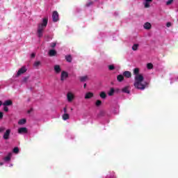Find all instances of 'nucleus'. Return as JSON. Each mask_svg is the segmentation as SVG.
I'll list each match as a JSON object with an SVG mask.
<instances>
[{"mask_svg":"<svg viewBox=\"0 0 178 178\" xmlns=\"http://www.w3.org/2000/svg\"><path fill=\"white\" fill-rule=\"evenodd\" d=\"M122 92H126V94H130V90H129V87H125L122 88Z\"/></svg>","mask_w":178,"mask_h":178,"instance_id":"4be33fe9","label":"nucleus"},{"mask_svg":"<svg viewBox=\"0 0 178 178\" xmlns=\"http://www.w3.org/2000/svg\"><path fill=\"white\" fill-rule=\"evenodd\" d=\"M49 56H55V55H56V51H55L54 49L49 51Z\"/></svg>","mask_w":178,"mask_h":178,"instance_id":"6ab92c4d","label":"nucleus"},{"mask_svg":"<svg viewBox=\"0 0 178 178\" xmlns=\"http://www.w3.org/2000/svg\"><path fill=\"white\" fill-rule=\"evenodd\" d=\"M27 121L26 120V119H22V120H19V122H18V124H19L20 126L23 125V124H26V122Z\"/></svg>","mask_w":178,"mask_h":178,"instance_id":"412c9836","label":"nucleus"},{"mask_svg":"<svg viewBox=\"0 0 178 178\" xmlns=\"http://www.w3.org/2000/svg\"><path fill=\"white\" fill-rule=\"evenodd\" d=\"M19 134H27L29 133V129L26 127H20L18 129Z\"/></svg>","mask_w":178,"mask_h":178,"instance_id":"0eeeda50","label":"nucleus"},{"mask_svg":"<svg viewBox=\"0 0 178 178\" xmlns=\"http://www.w3.org/2000/svg\"><path fill=\"white\" fill-rule=\"evenodd\" d=\"M114 93H115V89L111 88L110 91L108 92V95L111 97V95H113Z\"/></svg>","mask_w":178,"mask_h":178,"instance_id":"bb28decb","label":"nucleus"},{"mask_svg":"<svg viewBox=\"0 0 178 178\" xmlns=\"http://www.w3.org/2000/svg\"><path fill=\"white\" fill-rule=\"evenodd\" d=\"M27 72V68L25 66L22 67L17 73V77H19V76H21V74H23Z\"/></svg>","mask_w":178,"mask_h":178,"instance_id":"423d86ee","label":"nucleus"},{"mask_svg":"<svg viewBox=\"0 0 178 178\" xmlns=\"http://www.w3.org/2000/svg\"><path fill=\"white\" fill-rule=\"evenodd\" d=\"M79 80L82 83H84V81H87L88 80V76H80Z\"/></svg>","mask_w":178,"mask_h":178,"instance_id":"a211bd4d","label":"nucleus"},{"mask_svg":"<svg viewBox=\"0 0 178 178\" xmlns=\"http://www.w3.org/2000/svg\"><path fill=\"white\" fill-rule=\"evenodd\" d=\"M13 104V102L10 99H8L3 102V106H10Z\"/></svg>","mask_w":178,"mask_h":178,"instance_id":"f8f14e48","label":"nucleus"},{"mask_svg":"<svg viewBox=\"0 0 178 178\" xmlns=\"http://www.w3.org/2000/svg\"><path fill=\"white\" fill-rule=\"evenodd\" d=\"M63 112L64 113H67V108H66V107L63 108Z\"/></svg>","mask_w":178,"mask_h":178,"instance_id":"4c0bfd02","label":"nucleus"},{"mask_svg":"<svg viewBox=\"0 0 178 178\" xmlns=\"http://www.w3.org/2000/svg\"><path fill=\"white\" fill-rule=\"evenodd\" d=\"M74 99V93L72 91H70L67 93V101L68 102H73Z\"/></svg>","mask_w":178,"mask_h":178,"instance_id":"7ed1b4c3","label":"nucleus"},{"mask_svg":"<svg viewBox=\"0 0 178 178\" xmlns=\"http://www.w3.org/2000/svg\"><path fill=\"white\" fill-rule=\"evenodd\" d=\"M138 47H140V44H138V43H135V44H134V45L132 46V49H133L134 51H138Z\"/></svg>","mask_w":178,"mask_h":178,"instance_id":"aec40b11","label":"nucleus"},{"mask_svg":"<svg viewBox=\"0 0 178 178\" xmlns=\"http://www.w3.org/2000/svg\"><path fill=\"white\" fill-rule=\"evenodd\" d=\"M51 48H55V47H56V43H55V42L51 43Z\"/></svg>","mask_w":178,"mask_h":178,"instance_id":"f704fd0d","label":"nucleus"},{"mask_svg":"<svg viewBox=\"0 0 178 178\" xmlns=\"http://www.w3.org/2000/svg\"><path fill=\"white\" fill-rule=\"evenodd\" d=\"M54 72L56 74H59L60 72H62V67H60V65H55L54 67Z\"/></svg>","mask_w":178,"mask_h":178,"instance_id":"1a4fd4ad","label":"nucleus"},{"mask_svg":"<svg viewBox=\"0 0 178 178\" xmlns=\"http://www.w3.org/2000/svg\"><path fill=\"white\" fill-rule=\"evenodd\" d=\"M48 24V17L42 18V22L38 24L37 35L39 38L44 36V30Z\"/></svg>","mask_w":178,"mask_h":178,"instance_id":"f03ea898","label":"nucleus"},{"mask_svg":"<svg viewBox=\"0 0 178 178\" xmlns=\"http://www.w3.org/2000/svg\"><path fill=\"white\" fill-rule=\"evenodd\" d=\"M124 76L125 77H127V79H130V77H131V72H130L129 71H125L123 73Z\"/></svg>","mask_w":178,"mask_h":178,"instance_id":"f3484780","label":"nucleus"},{"mask_svg":"<svg viewBox=\"0 0 178 178\" xmlns=\"http://www.w3.org/2000/svg\"><path fill=\"white\" fill-rule=\"evenodd\" d=\"M105 178H115V172L113 171L108 172Z\"/></svg>","mask_w":178,"mask_h":178,"instance_id":"dca6fc26","label":"nucleus"},{"mask_svg":"<svg viewBox=\"0 0 178 178\" xmlns=\"http://www.w3.org/2000/svg\"><path fill=\"white\" fill-rule=\"evenodd\" d=\"M69 77V73L66 71H62L60 74V81H65V80H67V78Z\"/></svg>","mask_w":178,"mask_h":178,"instance_id":"20e7f679","label":"nucleus"},{"mask_svg":"<svg viewBox=\"0 0 178 178\" xmlns=\"http://www.w3.org/2000/svg\"><path fill=\"white\" fill-rule=\"evenodd\" d=\"M41 65V62L40 61H35L33 64V66L35 67H38V66H40Z\"/></svg>","mask_w":178,"mask_h":178,"instance_id":"a878e982","label":"nucleus"},{"mask_svg":"<svg viewBox=\"0 0 178 178\" xmlns=\"http://www.w3.org/2000/svg\"><path fill=\"white\" fill-rule=\"evenodd\" d=\"M2 105H3V103L1 101H0V106H2Z\"/></svg>","mask_w":178,"mask_h":178,"instance_id":"37998d69","label":"nucleus"},{"mask_svg":"<svg viewBox=\"0 0 178 178\" xmlns=\"http://www.w3.org/2000/svg\"><path fill=\"white\" fill-rule=\"evenodd\" d=\"M151 27H152V25H151V23L149 22H146L143 25L145 30H150Z\"/></svg>","mask_w":178,"mask_h":178,"instance_id":"4468645a","label":"nucleus"},{"mask_svg":"<svg viewBox=\"0 0 178 178\" xmlns=\"http://www.w3.org/2000/svg\"><path fill=\"white\" fill-rule=\"evenodd\" d=\"M10 136V129H7L3 136V138H4V140H9Z\"/></svg>","mask_w":178,"mask_h":178,"instance_id":"9d476101","label":"nucleus"},{"mask_svg":"<svg viewBox=\"0 0 178 178\" xmlns=\"http://www.w3.org/2000/svg\"><path fill=\"white\" fill-rule=\"evenodd\" d=\"M13 152H14V154H19V147H15Z\"/></svg>","mask_w":178,"mask_h":178,"instance_id":"c85d7f7f","label":"nucleus"},{"mask_svg":"<svg viewBox=\"0 0 178 178\" xmlns=\"http://www.w3.org/2000/svg\"><path fill=\"white\" fill-rule=\"evenodd\" d=\"M12 152L8 153V155L3 159L4 162H10V159H12Z\"/></svg>","mask_w":178,"mask_h":178,"instance_id":"9b49d317","label":"nucleus"},{"mask_svg":"<svg viewBox=\"0 0 178 178\" xmlns=\"http://www.w3.org/2000/svg\"><path fill=\"white\" fill-rule=\"evenodd\" d=\"M153 0H143V5L146 9L150 8L151 3H152Z\"/></svg>","mask_w":178,"mask_h":178,"instance_id":"6e6552de","label":"nucleus"},{"mask_svg":"<svg viewBox=\"0 0 178 178\" xmlns=\"http://www.w3.org/2000/svg\"><path fill=\"white\" fill-rule=\"evenodd\" d=\"M62 118L63 120H69V119L70 118V115H69V113H64L62 115Z\"/></svg>","mask_w":178,"mask_h":178,"instance_id":"2eb2a0df","label":"nucleus"},{"mask_svg":"<svg viewBox=\"0 0 178 178\" xmlns=\"http://www.w3.org/2000/svg\"><path fill=\"white\" fill-rule=\"evenodd\" d=\"M147 69L151 70L154 67V65H152V63H149L147 65Z\"/></svg>","mask_w":178,"mask_h":178,"instance_id":"cd10ccee","label":"nucleus"},{"mask_svg":"<svg viewBox=\"0 0 178 178\" xmlns=\"http://www.w3.org/2000/svg\"><path fill=\"white\" fill-rule=\"evenodd\" d=\"M109 70H115V65H110L108 66Z\"/></svg>","mask_w":178,"mask_h":178,"instance_id":"c756f323","label":"nucleus"},{"mask_svg":"<svg viewBox=\"0 0 178 178\" xmlns=\"http://www.w3.org/2000/svg\"><path fill=\"white\" fill-rule=\"evenodd\" d=\"M2 165H3V163L0 162V166H2Z\"/></svg>","mask_w":178,"mask_h":178,"instance_id":"c03bdc74","label":"nucleus"},{"mask_svg":"<svg viewBox=\"0 0 178 178\" xmlns=\"http://www.w3.org/2000/svg\"><path fill=\"white\" fill-rule=\"evenodd\" d=\"M3 131H5V127H0V133H3Z\"/></svg>","mask_w":178,"mask_h":178,"instance_id":"72a5a7b5","label":"nucleus"},{"mask_svg":"<svg viewBox=\"0 0 178 178\" xmlns=\"http://www.w3.org/2000/svg\"><path fill=\"white\" fill-rule=\"evenodd\" d=\"M35 56V54H31V58H34Z\"/></svg>","mask_w":178,"mask_h":178,"instance_id":"a19ab883","label":"nucleus"},{"mask_svg":"<svg viewBox=\"0 0 178 178\" xmlns=\"http://www.w3.org/2000/svg\"><path fill=\"white\" fill-rule=\"evenodd\" d=\"M3 118V113L2 112H0V119H2Z\"/></svg>","mask_w":178,"mask_h":178,"instance_id":"58836bf2","label":"nucleus"},{"mask_svg":"<svg viewBox=\"0 0 178 178\" xmlns=\"http://www.w3.org/2000/svg\"><path fill=\"white\" fill-rule=\"evenodd\" d=\"M12 166H13V164H10V165H9V167H10V168L12 167Z\"/></svg>","mask_w":178,"mask_h":178,"instance_id":"a18cd8bd","label":"nucleus"},{"mask_svg":"<svg viewBox=\"0 0 178 178\" xmlns=\"http://www.w3.org/2000/svg\"><path fill=\"white\" fill-rule=\"evenodd\" d=\"M90 5H92V2H90L89 3H88L87 6H90Z\"/></svg>","mask_w":178,"mask_h":178,"instance_id":"ea45409f","label":"nucleus"},{"mask_svg":"<svg viewBox=\"0 0 178 178\" xmlns=\"http://www.w3.org/2000/svg\"><path fill=\"white\" fill-rule=\"evenodd\" d=\"M86 87H87V83H84L83 85V88H86Z\"/></svg>","mask_w":178,"mask_h":178,"instance_id":"79ce46f5","label":"nucleus"},{"mask_svg":"<svg viewBox=\"0 0 178 178\" xmlns=\"http://www.w3.org/2000/svg\"><path fill=\"white\" fill-rule=\"evenodd\" d=\"M52 20L54 23H56V22H59V14L58 13V11L53 12Z\"/></svg>","mask_w":178,"mask_h":178,"instance_id":"39448f33","label":"nucleus"},{"mask_svg":"<svg viewBox=\"0 0 178 178\" xmlns=\"http://www.w3.org/2000/svg\"><path fill=\"white\" fill-rule=\"evenodd\" d=\"M172 3H173V0H168L166 1V5L168 6L172 5Z\"/></svg>","mask_w":178,"mask_h":178,"instance_id":"2f4dec72","label":"nucleus"},{"mask_svg":"<svg viewBox=\"0 0 178 178\" xmlns=\"http://www.w3.org/2000/svg\"><path fill=\"white\" fill-rule=\"evenodd\" d=\"M3 111H4L5 112H8L9 108H8V106H4Z\"/></svg>","mask_w":178,"mask_h":178,"instance_id":"473e14b6","label":"nucleus"},{"mask_svg":"<svg viewBox=\"0 0 178 178\" xmlns=\"http://www.w3.org/2000/svg\"><path fill=\"white\" fill-rule=\"evenodd\" d=\"M124 79V77L123 76V75L120 74V75H118L117 76V80L118 81H123V79Z\"/></svg>","mask_w":178,"mask_h":178,"instance_id":"5701e85b","label":"nucleus"},{"mask_svg":"<svg viewBox=\"0 0 178 178\" xmlns=\"http://www.w3.org/2000/svg\"><path fill=\"white\" fill-rule=\"evenodd\" d=\"M102 104V102L101 100H97L95 103L96 106H99Z\"/></svg>","mask_w":178,"mask_h":178,"instance_id":"7c9ffc66","label":"nucleus"},{"mask_svg":"<svg viewBox=\"0 0 178 178\" xmlns=\"http://www.w3.org/2000/svg\"><path fill=\"white\" fill-rule=\"evenodd\" d=\"M29 80V77H25L23 79L24 83H26Z\"/></svg>","mask_w":178,"mask_h":178,"instance_id":"c9c22d12","label":"nucleus"},{"mask_svg":"<svg viewBox=\"0 0 178 178\" xmlns=\"http://www.w3.org/2000/svg\"><path fill=\"white\" fill-rule=\"evenodd\" d=\"M170 26H172V23L168 22V23L166 24V26H167V27H170Z\"/></svg>","mask_w":178,"mask_h":178,"instance_id":"e433bc0d","label":"nucleus"},{"mask_svg":"<svg viewBox=\"0 0 178 178\" xmlns=\"http://www.w3.org/2000/svg\"><path fill=\"white\" fill-rule=\"evenodd\" d=\"M134 75L135 76L134 82L135 88L140 90L141 91H144L145 88H148L149 83L144 80V76L142 74H140L139 68L134 69Z\"/></svg>","mask_w":178,"mask_h":178,"instance_id":"f257e3e1","label":"nucleus"},{"mask_svg":"<svg viewBox=\"0 0 178 178\" xmlns=\"http://www.w3.org/2000/svg\"><path fill=\"white\" fill-rule=\"evenodd\" d=\"M100 97L101 98H102L103 99H105V98H106V94L105 93V92H102L100 93Z\"/></svg>","mask_w":178,"mask_h":178,"instance_id":"393cba45","label":"nucleus"},{"mask_svg":"<svg viewBox=\"0 0 178 178\" xmlns=\"http://www.w3.org/2000/svg\"><path fill=\"white\" fill-rule=\"evenodd\" d=\"M65 59L67 60V62H72V56L68 55L65 56Z\"/></svg>","mask_w":178,"mask_h":178,"instance_id":"b1692460","label":"nucleus"},{"mask_svg":"<svg viewBox=\"0 0 178 178\" xmlns=\"http://www.w3.org/2000/svg\"><path fill=\"white\" fill-rule=\"evenodd\" d=\"M92 97H94V93L88 92L85 95V99H90V98H92Z\"/></svg>","mask_w":178,"mask_h":178,"instance_id":"ddd939ff","label":"nucleus"}]
</instances>
